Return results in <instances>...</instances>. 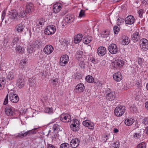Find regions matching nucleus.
Returning <instances> with one entry per match:
<instances>
[{
    "mask_svg": "<svg viewBox=\"0 0 148 148\" xmlns=\"http://www.w3.org/2000/svg\"><path fill=\"white\" fill-rule=\"evenodd\" d=\"M125 110V107L121 106H117L114 110V114L117 116H121L124 113Z\"/></svg>",
    "mask_w": 148,
    "mask_h": 148,
    "instance_id": "obj_1",
    "label": "nucleus"
},
{
    "mask_svg": "<svg viewBox=\"0 0 148 148\" xmlns=\"http://www.w3.org/2000/svg\"><path fill=\"white\" fill-rule=\"evenodd\" d=\"M140 47L143 51H146L148 49V40L146 39H141L139 42Z\"/></svg>",
    "mask_w": 148,
    "mask_h": 148,
    "instance_id": "obj_2",
    "label": "nucleus"
},
{
    "mask_svg": "<svg viewBox=\"0 0 148 148\" xmlns=\"http://www.w3.org/2000/svg\"><path fill=\"white\" fill-rule=\"evenodd\" d=\"M5 113L8 116H13L15 114L14 108L11 106H7L5 109Z\"/></svg>",
    "mask_w": 148,
    "mask_h": 148,
    "instance_id": "obj_3",
    "label": "nucleus"
},
{
    "mask_svg": "<svg viewBox=\"0 0 148 148\" xmlns=\"http://www.w3.org/2000/svg\"><path fill=\"white\" fill-rule=\"evenodd\" d=\"M36 133V132L35 131L33 130L27 131L25 132L24 131H23L18 134L17 135H16V137L17 138H23L24 137L29 136L31 134H35Z\"/></svg>",
    "mask_w": 148,
    "mask_h": 148,
    "instance_id": "obj_4",
    "label": "nucleus"
},
{
    "mask_svg": "<svg viewBox=\"0 0 148 148\" xmlns=\"http://www.w3.org/2000/svg\"><path fill=\"white\" fill-rule=\"evenodd\" d=\"M56 31V27L53 25H50L47 26L44 31L45 33L47 35L53 34Z\"/></svg>",
    "mask_w": 148,
    "mask_h": 148,
    "instance_id": "obj_5",
    "label": "nucleus"
},
{
    "mask_svg": "<svg viewBox=\"0 0 148 148\" xmlns=\"http://www.w3.org/2000/svg\"><path fill=\"white\" fill-rule=\"evenodd\" d=\"M69 57L67 55L62 56L60 58L59 64L62 66H64L69 61Z\"/></svg>",
    "mask_w": 148,
    "mask_h": 148,
    "instance_id": "obj_6",
    "label": "nucleus"
},
{
    "mask_svg": "<svg viewBox=\"0 0 148 148\" xmlns=\"http://www.w3.org/2000/svg\"><path fill=\"white\" fill-rule=\"evenodd\" d=\"M60 119L64 122H69L71 120V116L67 114H62L60 116Z\"/></svg>",
    "mask_w": 148,
    "mask_h": 148,
    "instance_id": "obj_7",
    "label": "nucleus"
},
{
    "mask_svg": "<svg viewBox=\"0 0 148 148\" xmlns=\"http://www.w3.org/2000/svg\"><path fill=\"white\" fill-rule=\"evenodd\" d=\"M108 49L109 52L112 54H116L118 51L117 46L114 44H111L109 46Z\"/></svg>",
    "mask_w": 148,
    "mask_h": 148,
    "instance_id": "obj_8",
    "label": "nucleus"
},
{
    "mask_svg": "<svg viewBox=\"0 0 148 148\" xmlns=\"http://www.w3.org/2000/svg\"><path fill=\"white\" fill-rule=\"evenodd\" d=\"M54 48L52 45H48L46 46L43 49L44 52L46 54L49 55L53 51Z\"/></svg>",
    "mask_w": 148,
    "mask_h": 148,
    "instance_id": "obj_9",
    "label": "nucleus"
},
{
    "mask_svg": "<svg viewBox=\"0 0 148 148\" xmlns=\"http://www.w3.org/2000/svg\"><path fill=\"white\" fill-rule=\"evenodd\" d=\"M9 97L10 100L12 103H17L19 101V98L15 94L11 93L9 94Z\"/></svg>",
    "mask_w": 148,
    "mask_h": 148,
    "instance_id": "obj_10",
    "label": "nucleus"
},
{
    "mask_svg": "<svg viewBox=\"0 0 148 148\" xmlns=\"http://www.w3.org/2000/svg\"><path fill=\"white\" fill-rule=\"evenodd\" d=\"M62 5L60 3L54 4L53 7V10L54 13H57L59 12L62 9Z\"/></svg>",
    "mask_w": 148,
    "mask_h": 148,
    "instance_id": "obj_11",
    "label": "nucleus"
},
{
    "mask_svg": "<svg viewBox=\"0 0 148 148\" xmlns=\"http://www.w3.org/2000/svg\"><path fill=\"white\" fill-rule=\"evenodd\" d=\"M85 86L83 84H78L74 89L75 92L77 93H81L83 92Z\"/></svg>",
    "mask_w": 148,
    "mask_h": 148,
    "instance_id": "obj_12",
    "label": "nucleus"
},
{
    "mask_svg": "<svg viewBox=\"0 0 148 148\" xmlns=\"http://www.w3.org/2000/svg\"><path fill=\"white\" fill-rule=\"evenodd\" d=\"M42 45V42L40 40H37L33 42L31 46L34 49L35 48L36 49H37L41 47Z\"/></svg>",
    "mask_w": 148,
    "mask_h": 148,
    "instance_id": "obj_13",
    "label": "nucleus"
},
{
    "mask_svg": "<svg viewBox=\"0 0 148 148\" xmlns=\"http://www.w3.org/2000/svg\"><path fill=\"white\" fill-rule=\"evenodd\" d=\"M18 12L16 10H11L8 14L9 17L11 19H15L18 16Z\"/></svg>",
    "mask_w": 148,
    "mask_h": 148,
    "instance_id": "obj_14",
    "label": "nucleus"
},
{
    "mask_svg": "<svg viewBox=\"0 0 148 148\" xmlns=\"http://www.w3.org/2000/svg\"><path fill=\"white\" fill-rule=\"evenodd\" d=\"M74 20V16L72 14H68L66 16L64 19L65 22L67 23H71Z\"/></svg>",
    "mask_w": 148,
    "mask_h": 148,
    "instance_id": "obj_15",
    "label": "nucleus"
},
{
    "mask_svg": "<svg viewBox=\"0 0 148 148\" xmlns=\"http://www.w3.org/2000/svg\"><path fill=\"white\" fill-rule=\"evenodd\" d=\"M116 95L115 92L110 91L107 94L106 96V99L108 100L112 101L114 100L115 97Z\"/></svg>",
    "mask_w": 148,
    "mask_h": 148,
    "instance_id": "obj_16",
    "label": "nucleus"
},
{
    "mask_svg": "<svg viewBox=\"0 0 148 148\" xmlns=\"http://www.w3.org/2000/svg\"><path fill=\"white\" fill-rule=\"evenodd\" d=\"M97 53L99 56H103L106 53V48L103 47H99L97 49Z\"/></svg>",
    "mask_w": 148,
    "mask_h": 148,
    "instance_id": "obj_17",
    "label": "nucleus"
},
{
    "mask_svg": "<svg viewBox=\"0 0 148 148\" xmlns=\"http://www.w3.org/2000/svg\"><path fill=\"white\" fill-rule=\"evenodd\" d=\"M125 21L126 24L131 25L134 22V18L132 16H129L125 18Z\"/></svg>",
    "mask_w": 148,
    "mask_h": 148,
    "instance_id": "obj_18",
    "label": "nucleus"
},
{
    "mask_svg": "<svg viewBox=\"0 0 148 148\" xmlns=\"http://www.w3.org/2000/svg\"><path fill=\"white\" fill-rule=\"evenodd\" d=\"M79 140L77 138L72 139L70 143V146L72 147L76 148L79 145Z\"/></svg>",
    "mask_w": 148,
    "mask_h": 148,
    "instance_id": "obj_19",
    "label": "nucleus"
},
{
    "mask_svg": "<svg viewBox=\"0 0 148 148\" xmlns=\"http://www.w3.org/2000/svg\"><path fill=\"white\" fill-rule=\"evenodd\" d=\"M25 26L22 23L18 24L15 27V31L18 33H20L22 32Z\"/></svg>",
    "mask_w": 148,
    "mask_h": 148,
    "instance_id": "obj_20",
    "label": "nucleus"
},
{
    "mask_svg": "<svg viewBox=\"0 0 148 148\" xmlns=\"http://www.w3.org/2000/svg\"><path fill=\"white\" fill-rule=\"evenodd\" d=\"M123 62L121 60H117L112 62V65L114 68L121 67L123 66Z\"/></svg>",
    "mask_w": 148,
    "mask_h": 148,
    "instance_id": "obj_21",
    "label": "nucleus"
},
{
    "mask_svg": "<svg viewBox=\"0 0 148 148\" xmlns=\"http://www.w3.org/2000/svg\"><path fill=\"white\" fill-rule=\"evenodd\" d=\"M113 77L114 79L117 82H119L122 79V76L120 72H118L113 75Z\"/></svg>",
    "mask_w": 148,
    "mask_h": 148,
    "instance_id": "obj_22",
    "label": "nucleus"
},
{
    "mask_svg": "<svg viewBox=\"0 0 148 148\" xmlns=\"http://www.w3.org/2000/svg\"><path fill=\"white\" fill-rule=\"evenodd\" d=\"M122 43L123 45H128L130 43V40L128 37L125 36L124 35L122 37Z\"/></svg>",
    "mask_w": 148,
    "mask_h": 148,
    "instance_id": "obj_23",
    "label": "nucleus"
},
{
    "mask_svg": "<svg viewBox=\"0 0 148 148\" xmlns=\"http://www.w3.org/2000/svg\"><path fill=\"white\" fill-rule=\"evenodd\" d=\"M33 5L32 4L30 3L26 5V13L28 14L30 13L33 10Z\"/></svg>",
    "mask_w": 148,
    "mask_h": 148,
    "instance_id": "obj_24",
    "label": "nucleus"
},
{
    "mask_svg": "<svg viewBox=\"0 0 148 148\" xmlns=\"http://www.w3.org/2000/svg\"><path fill=\"white\" fill-rule=\"evenodd\" d=\"M82 36L81 34H79L76 35L74 40L75 43L76 44L79 43L82 40Z\"/></svg>",
    "mask_w": 148,
    "mask_h": 148,
    "instance_id": "obj_25",
    "label": "nucleus"
},
{
    "mask_svg": "<svg viewBox=\"0 0 148 148\" xmlns=\"http://www.w3.org/2000/svg\"><path fill=\"white\" fill-rule=\"evenodd\" d=\"M132 40L134 41V42L139 40L140 39L139 33L136 32L134 33L132 36Z\"/></svg>",
    "mask_w": 148,
    "mask_h": 148,
    "instance_id": "obj_26",
    "label": "nucleus"
},
{
    "mask_svg": "<svg viewBox=\"0 0 148 148\" xmlns=\"http://www.w3.org/2000/svg\"><path fill=\"white\" fill-rule=\"evenodd\" d=\"M26 59H23L21 60L19 65V66L21 69H23L26 66V64L27 62Z\"/></svg>",
    "mask_w": 148,
    "mask_h": 148,
    "instance_id": "obj_27",
    "label": "nucleus"
},
{
    "mask_svg": "<svg viewBox=\"0 0 148 148\" xmlns=\"http://www.w3.org/2000/svg\"><path fill=\"white\" fill-rule=\"evenodd\" d=\"M44 21L43 18L39 19L36 22V27L37 28H40V26H41L44 25Z\"/></svg>",
    "mask_w": 148,
    "mask_h": 148,
    "instance_id": "obj_28",
    "label": "nucleus"
},
{
    "mask_svg": "<svg viewBox=\"0 0 148 148\" xmlns=\"http://www.w3.org/2000/svg\"><path fill=\"white\" fill-rule=\"evenodd\" d=\"M134 120L132 118L127 119L125 120V123L127 126H130L132 124Z\"/></svg>",
    "mask_w": 148,
    "mask_h": 148,
    "instance_id": "obj_29",
    "label": "nucleus"
},
{
    "mask_svg": "<svg viewBox=\"0 0 148 148\" xmlns=\"http://www.w3.org/2000/svg\"><path fill=\"white\" fill-rule=\"evenodd\" d=\"M141 135V130L138 129V131L134 133L133 137L135 139L140 138Z\"/></svg>",
    "mask_w": 148,
    "mask_h": 148,
    "instance_id": "obj_30",
    "label": "nucleus"
},
{
    "mask_svg": "<svg viewBox=\"0 0 148 148\" xmlns=\"http://www.w3.org/2000/svg\"><path fill=\"white\" fill-rule=\"evenodd\" d=\"M140 92L139 91H135L134 92L133 96L136 99L138 100L140 98Z\"/></svg>",
    "mask_w": 148,
    "mask_h": 148,
    "instance_id": "obj_31",
    "label": "nucleus"
},
{
    "mask_svg": "<svg viewBox=\"0 0 148 148\" xmlns=\"http://www.w3.org/2000/svg\"><path fill=\"white\" fill-rule=\"evenodd\" d=\"M91 37L87 36L86 37L84 38L83 40V42L85 44L89 43L92 40Z\"/></svg>",
    "mask_w": 148,
    "mask_h": 148,
    "instance_id": "obj_32",
    "label": "nucleus"
},
{
    "mask_svg": "<svg viewBox=\"0 0 148 148\" xmlns=\"http://www.w3.org/2000/svg\"><path fill=\"white\" fill-rule=\"evenodd\" d=\"M85 79L87 82L92 83L94 81V79L93 77L90 75H88L86 77Z\"/></svg>",
    "mask_w": 148,
    "mask_h": 148,
    "instance_id": "obj_33",
    "label": "nucleus"
},
{
    "mask_svg": "<svg viewBox=\"0 0 148 148\" xmlns=\"http://www.w3.org/2000/svg\"><path fill=\"white\" fill-rule=\"evenodd\" d=\"M75 124L71 123L70 125V127L72 131H77L79 129V126L75 125Z\"/></svg>",
    "mask_w": 148,
    "mask_h": 148,
    "instance_id": "obj_34",
    "label": "nucleus"
},
{
    "mask_svg": "<svg viewBox=\"0 0 148 148\" xmlns=\"http://www.w3.org/2000/svg\"><path fill=\"white\" fill-rule=\"evenodd\" d=\"M133 86H134V85H130V84H122V88L124 90H127Z\"/></svg>",
    "mask_w": 148,
    "mask_h": 148,
    "instance_id": "obj_35",
    "label": "nucleus"
},
{
    "mask_svg": "<svg viewBox=\"0 0 148 148\" xmlns=\"http://www.w3.org/2000/svg\"><path fill=\"white\" fill-rule=\"evenodd\" d=\"M15 50L16 52L22 54L24 52V49H23L22 47L20 46L16 47Z\"/></svg>",
    "mask_w": 148,
    "mask_h": 148,
    "instance_id": "obj_36",
    "label": "nucleus"
},
{
    "mask_svg": "<svg viewBox=\"0 0 148 148\" xmlns=\"http://www.w3.org/2000/svg\"><path fill=\"white\" fill-rule=\"evenodd\" d=\"M102 137L103 139V141L105 142L110 138V135L109 134H103Z\"/></svg>",
    "mask_w": 148,
    "mask_h": 148,
    "instance_id": "obj_37",
    "label": "nucleus"
},
{
    "mask_svg": "<svg viewBox=\"0 0 148 148\" xmlns=\"http://www.w3.org/2000/svg\"><path fill=\"white\" fill-rule=\"evenodd\" d=\"M26 12V11L25 12L24 10H22L21 9V10H20V12L19 13L18 12V16L19 17H23L25 15Z\"/></svg>",
    "mask_w": 148,
    "mask_h": 148,
    "instance_id": "obj_38",
    "label": "nucleus"
},
{
    "mask_svg": "<svg viewBox=\"0 0 148 148\" xmlns=\"http://www.w3.org/2000/svg\"><path fill=\"white\" fill-rule=\"evenodd\" d=\"M23 77L24 76L23 75L19 76L17 81V83H22L24 82Z\"/></svg>",
    "mask_w": 148,
    "mask_h": 148,
    "instance_id": "obj_39",
    "label": "nucleus"
},
{
    "mask_svg": "<svg viewBox=\"0 0 148 148\" xmlns=\"http://www.w3.org/2000/svg\"><path fill=\"white\" fill-rule=\"evenodd\" d=\"M119 142L118 141H117L112 145L110 148H119Z\"/></svg>",
    "mask_w": 148,
    "mask_h": 148,
    "instance_id": "obj_40",
    "label": "nucleus"
},
{
    "mask_svg": "<svg viewBox=\"0 0 148 148\" xmlns=\"http://www.w3.org/2000/svg\"><path fill=\"white\" fill-rule=\"evenodd\" d=\"M14 74L12 72H10L8 73L7 78L10 80H12L14 77Z\"/></svg>",
    "mask_w": 148,
    "mask_h": 148,
    "instance_id": "obj_41",
    "label": "nucleus"
},
{
    "mask_svg": "<svg viewBox=\"0 0 148 148\" xmlns=\"http://www.w3.org/2000/svg\"><path fill=\"white\" fill-rule=\"evenodd\" d=\"M85 11L84 10H81L79 13V17L82 18L85 17Z\"/></svg>",
    "mask_w": 148,
    "mask_h": 148,
    "instance_id": "obj_42",
    "label": "nucleus"
},
{
    "mask_svg": "<svg viewBox=\"0 0 148 148\" xmlns=\"http://www.w3.org/2000/svg\"><path fill=\"white\" fill-rule=\"evenodd\" d=\"M145 143L143 142L139 144L137 146V148H146Z\"/></svg>",
    "mask_w": 148,
    "mask_h": 148,
    "instance_id": "obj_43",
    "label": "nucleus"
},
{
    "mask_svg": "<svg viewBox=\"0 0 148 148\" xmlns=\"http://www.w3.org/2000/svg\"><path fill=\"white\" fill-rule=\"evenodd\" d=\"M52 129L54 132L57 131L59 129V126L58 124H55L53 127Z\"/></svg>",
    "mask_w": 148,
    "mask_h": 148,
    "instance_id": "obj_44",
    "label": "nucleus"
},
{
    "mask_svg": "<svg viewBox=\"0 0 148 148\" xmlns=\"http://www.w3.org/2000/svg\"><path fill=\"white\" fill-rule=\"evenodd\" d=\"M142 123L145 125H148V117H145L143 120Z\"/></svg>",
    "mask_w": 148,
    "mask_h": 148,
    "instance_id": "obj_45",
    "label": "nucleus"
},
{
    "mask_svg": "<svg viewBox=\"0 0 148 148\" xmlns=\"http://www.w3.org/2000/svg\"><path fill=\"white\" fill-rule=\"evenodd\" d=\"M109 35V31H105L104 33L102 34V37L103 38L107 37Z\"/></svg>",
    "mask_w": 148,
    "mask_h": 148,
    "instance_id": "obj_46",
    "label": "nucleus"
},
{
    "mask_svg": "<svg viewBox=\"0 0 148 148\" xmlns=\"http://www.w3.org/2000/svg\"><path fill=\"white\" fill-rule=\"evenodd\" d=\"M69 145L67 143H64L62 144L60 147V148H69Z\"/></svg>",
    "mask_w": 148,
    "mask_h": 148,
    "instance_id": "obj_47",
    "label": "nucleus"
},
{
    "mask_svg": "<svg viewBox=\"0 0 148 148\" xmlns=\"http://www.w3.org/2000/svg\"><path fill=\"white\" fill-rule=\"evenodd\" d=\"M18 40V37H15L12 41V45H15Z\"/></svg>",
    "mask_w": 148,
    "mask_h": 148,
    "instance_id": "obj_48",
    "label": "nucleus"
},
{
    "mask_svg": "<svg viewBox=\"0 0 148 148\" xmlns=\"http://www.w3.org/2000/svg\"><path fill=\"white\" fill-rule=\"evenodd\" d=\"M83 54V52L81 51L77 52L76 55V57L77 58H81Z\"/></svg>",
    "mask_w": 148,
    "mask_h": 148,
    "instance_id": "obj_49",
    "label": "nucleus"
},
{
    "mask_svg": "<svg viewBox=\"0 0 148 148\" xmlns=\"http://www.w3.org/2000/svg\"><path fill=\"white\" fill-rule=\"evenodd\" d=\"M45 112L48 114H51L52 112V109L51 108H47L45 109Z\"/></svg>",
    "mask_w": 148,
    "mask_h": 148,
    "instance_id": "obj_50",
    "label": "nucleus"
},
{
    "mask_svg": "<svg viewBox=\"0 0 148 148\" xmlns=\"http://www.w3.org/2000/svg\"><path fill=\"white\" fill-rule=\"evenodd\" d=\"M119 31V29L117 26H115L114 28V33L115 34H117Z\"/></svg>",
    "mask_w": 148,
    "mask_h": 148,
    "instance_id": "obj_51",
    "label": "nucleus"
},
{
    "mask_svg": "<svg viewBox=\"0 0 148 148\" xmlns=\"http://www.w3.org/2000/svg\"><path fill=\"white\" fill-rule=\"evenodd\" d=\"M123 23V19L121 18H119L117 19V25H120L122 23Z\"/></svg>",
    "mask_w": 148,
    "mask_h": 148,
    "instance_id": "obj_52",
    "label": "nucleus"
},
{
    "mask_svg": "<svg viewBox=\"0 0 148 148\" xmlns=\"http://www.w3.org/2000/svg\"><path fill=\"white\" fill-rule=\"evenodd\" d=\"M8 94L6 96V97L5 99L4 102L3 104L4 105H6L8 104Z\"/></svg>",
    "mask_w": 148,
    "mask_h": 148,
    "instance_id": "obj_53",
    "label": "nucleus"
},
{
    "mask_svg": "<svg viewBox=\"0 0 148 148\" xmlns=\"http://www.w3.org/2000/svg\"><path fill=\"white\" fill-rule=\"evenodd\" d=\"M87 127L89 129H92L94 128V125L93 123H89V124Z\"/></svg>",
    "mask_w": 148,
    "mask_h": 148,
    "instance_id": "obj_54",
    "label": "nucleus"
},
{
    "mask_svg": "<svg viewBox=\"0 0 148 148\" xmlns=\"http://www.w3.org/2000/svg\"><path fill=\"white\" fill-rule=\"evenodd\" d=\"M6 14V12L4 10L2 12V15H1V19H2V21H3L4 18Z\"/></svg>",
    "mask_w": 148,
    "mask_h": 148,
    "instance_id": "obj_55",
    "label": "nucleus"
},
{
    "mask_svg": "<svg viewBox=\"0 0 148 148\" xmlns=\"http://www.w3.org/2000/svg\"><path fill=\"white\" fill-rule=\"evenodd\" d=\"M79 121L76 119L73 120L72 124H75V125L79 126Z\"/></svg>",
    "mask_w": 148,
    "mask_h": 148,
    "instance_id": "obj_56",
    "label": "nucleus"
},
{
    "mask_svg": "<svg viewBox=\"0 0 148 148\" xmlns=\"http://www.w3.org/2000/svg\"><path fill=\"white\" fill-rule=\"evenodd\" d=\"M79 66L82 68H84L85 66V64L84 61H81L79 64Z\"/></svg>",
    "mask_w": 148,
    "mask_h": 148,
    "instance_id": "obj_57",
    "label": "nucleus"
},
{
    "mask_svg": "<svg viewBox=\"0 0 148 148\" xmlns=\"http://www.w3.org/2000/svg\"><path fill=\"white\" fill-rule=\"evenodd\" d=\"M143 12V11L142 10H140L138 11V13L140 17L141 18L142 17Z\"/></svg>",
    "mask_w": 148,
    "mask_h": 148,
    "instance_id": "obj_58",
    "label": "nucleus"
},
{
    "mask_svg": "<svg viewBox=\"0 0 148 148\" xmlns=\"http://www.w3.org/2000/svg\"><path fill=\"white\" fill-rule=\"evenodd\" d=\"M2 82L5 83V79L4 77H0V83Z\"/></svg>",
    "mask_w": 148,
    "mask_h": 148,
    "instance_id": "obj_59",
    "label": "nucleus"
},
{
    "mask_svg": "<svg viewBox=\"0 0 148 148\" xmlns=\"http://www.w3.org/2000/svg\"><path fill=\"white\" fill-rule=\"evenodd\" d=\"M138 63L139 65H141L143 63L142 59L141 58H139L138 59Z\"/></svg>",
    "mask_w": 148,
    "mask_h": 148,
    "instance_id": "obj_60",
    "label": "nucleus"
},
{
    "mask_svg": "<svg viewBox=\"0 0 148 148\" xmlns=\"http://www.w3.org/2000/svg\"><path fill=\"white\" fill-rule=\"evenodd\" d=\"M82 124L84 126L87 127V125H88L89 124V123H88L87 121H84L83 122Z\"/></svg>",
    "mask_w": 148,
    "mask_h": 148,
    "instance_id": "obj_61",
    "label": "nucleus"
},
{
    "mask_svg": "<svg viewBox=\"0 0 148 148\" xmlns=\"http://www.w3.org/2000/svg\"><path fill=\"white\" fill-rule=\"evenodd\" d=\"M16 86L19 88H22L24 86V84H16Z\"/></svg>",
    "mask_w": 148,
    "mask_h": 148,
    "instance_id": "obj_62",
    "label": "nucleus"
},
{
    "mask_svg": "<svg viewBox=\"0 0 148 148\" xmlns=\"http://www.w3.org/2000/svg\"><path fill=\"white\" fill-rule=\"evenodd\" d=\"M142 3L144 5H146L148 3V0H142Z\"/></svg>",
    "mask_w": 148,
    "mask_h": 148,
    "instance_id": "obj_63",
    "label": "nucleus"
},
{
    "mask_svg": "<svg viewBox=\"0 0 148 148\" xmlns=\"http://www.w3.org/2000/svg\"><path fill=\"white\" fill-rule=\"evenodd\" d=\"M47 148H55V147L51 144H48Z\"/></svg>",
    "mask_w": 148,
    "mask_h": 148,
    "instance_id": "obj_64",
    "label": "nucleus"
}]
</instances>
